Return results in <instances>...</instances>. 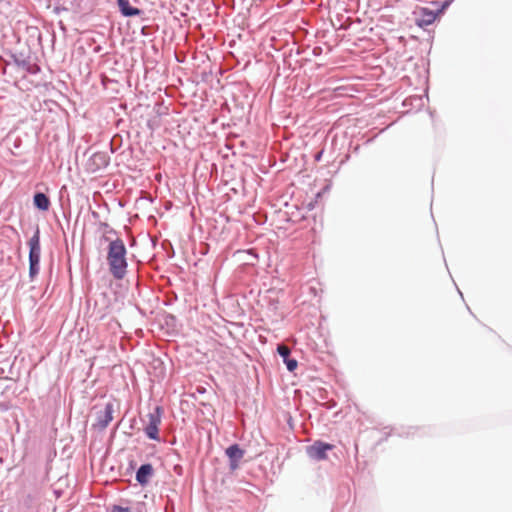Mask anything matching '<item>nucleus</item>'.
<instances>
[{"label":"nucleus","mask_w":512,"mask_h":512,"mask_svg":"<svg viewBox=\"0 0 512 512\" xmlns=\"http://www.w3.org/2000/svg\"><path fill=\"white\" fill-rule=\"evenodd\" d=\"M127 250L123 240L117 238L109 243L107 261L109 271L116 279H122L127 272Z\"/></svg>","instance_id":"nucleus-1"},{"label":"nucleus","mask_w":512,"mask_h":512,"mask_svg":"<svg viewBox=\"0 0 512 512\" xmlns=\"http://www.w3.org/2000/svg\"><path fill=\"white\" fill-rule=\"evenodd\" d=\"M29 275L34 278L39 272V263L41 255L40 233L37 229L29 242Z\"/></svg>","instance_id":"nucleus-2"},{"label":"nucleus","mask_w":512,"mask_h":512,"mask_svg":"<svg viewBox=\"0 0 512 512\" xmlns=\"http://www.w3.org/2000/svg\"><path fill=\"white\" fill-rule=\"evenodd\" d=\"M109 164V158L105 152H96L86 161L85 168L89 173H96Z\"/></svg>","instance_id":"nucleus-3"},{"label":"nucleus","mask_w":512,"mask_h":512,"mask_svg":"<svg viewBox=\"0 0 512 512\" xmlns=\"http://www.w3.org/2000/svg\"><path fill=\"white\" fill-rule=\"evenodd\" d=\"M161 423L160 408L157 407L154 413L148 414V422L145 426L146 435L153 440L158 439L159 425Z\"/></svg>","instance_id":"nucleus-4"},{"label":"nucleus","mask_w":512,"mask_h":512,"mask_svg":"<svg viewBox=\"0 0 512 512\" xmlns=\"http://www.w3.org/2000/svg\"><path fill=\"white\" fill-rule=\"evenodd\" d=\"M333 448L334 446L332 444L317 441L307 448V454L314 460H325L327 459V451H330Z\"/></svg>","instance_id":"nucleus-5"},{"label":"nucleus","mask_w":512,"mask_h":512,"mask_svg":"<svg viewBox=\"0 0 512 512\" xmlns=\"http://www.w3.org/2000/svg\"><path fill=\"white\" fill-rule=\"evenodd\" d=\"M446 6L447 3L443 4L442 7L438 9L437 13L426 7L420 8L417 12L419 15V18L417 19V25L420 27L431 25L437 18L438 14L441 13Z\"/></svg>","instance_id":"nucleus-6"},{"label":"nucleus","mask_w":512,"mask_h":512,"mask_svg":"<svg viewBox=\"0 0 512 512\" xmlns=\"http://www.w3.org/2000/svg\"><path fill=\"white\" fill-rule=\"evenodd\" d=\"M226 455L229 458L230 461V469L236 470L239 467V462L244 456V450H242L239 445L234 444L229 446L226 451Z\"/></svg>","instance_id":"nucleus-7"},{"label":"nucleus","mask_w":512,"mask_h":512,"mask_svg":"<svg viewBox=\"0 0 512 512\" xmlns=\"http://www.w3.org/2000/svg\"><path fill=\"white\" fill-rule=\"evenodd\" d=\"M153 473H154V469H153L152 465L144 464V465L140 466V468L138 469V471L136 473V480L142 486H144L149 482Z\"/></svg>","instance_id":"nucleus-8"},{"label":"nucleus","mask_w":512,"mask_h":512,"mask_svg":"<svg viewBox=\"0 0 512 512\" xmlns=\"http://www.w3.org/2000/svg\"><path fill=\"white\" fill-rule=\"evenodd\" d=\"M113 420V405L111 403H107L102 412V415L98 418V426L103 429L108 426V424Z\"/></svg>","instance_id":"nucleus-9"},{"label":"nucleus","mask_w":512,"mask_h":512,"mask_svg":"<svg viewBox=\"0 0 512 512\" xmlns=\"http://www.w3.org/2000/svg\"><path fill=\"white\" fill-rule=\"evenodd\" d=\"M121 13L124 16H137L140 14L138 8L130 6L129 0H117Z\"/></svg>","instance_id":"nucleus-10"},{"label":"nucleus","mask_w":512,"mask_h":512,"mask_svg":"<svg viewBox=\"0 0 512 512\" xmlns=\"http://www.w3.org/2000/svg\"><path fill=\"white\" fill-rule=\"evenodd\" d=\"M34 204L38 209L46 211L49 209L50 200L45 194L36 193L34 196Z\"/></svg>","instance_id":"nucleus-11"},{"label":"nucleus","mask_w":512,"mask_h":512,"mask_svg":"<svg viewBox=\"0 0 512 512\" xmlns=\"http://www.w3.org/2000/svg\"><path fill=\"white\" fill-rule=\"evenodd\" d=\"M277 351L281 357H283L284 362L289 359L290 349L286 345H279Z\"/></svg>","instance_id":"nucleus-12"},{"label":"nucleus","mask_w":512,"mask_h":512,"mask_svg":"<svg viewBox=\"0 0 512 512\" xmlns=\"http://www.w3.org/2000/svg\"><path fill=\"white\" fill-rule=\"evenodd\" d=\"M285 364L287 366V369L292 372V371H294L297 368V364L298 363H297V361L295 359H290L289 358V359H287L285 361Z\"/></svg>","instance_id":"nucleus-13"},{"label":"nucleus","mask_w":512,"mask_h":512,"mask_svg":"<svg viewBox=\"0 0 512 512\" xmlns=\"http://www.w3.org/2000/svg\"><path fill=\"white\" fill-rule=\"evenodd\" d=\"M112 512H130V509L123 508L120 506H115V507H113Z\"/></svg>","instance_id":"nucleus-14"}]
</instances>
